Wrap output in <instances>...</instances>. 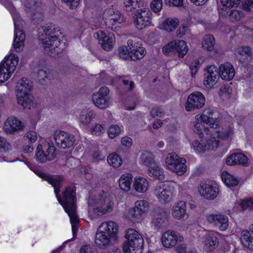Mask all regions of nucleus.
<instances>
[{
    "label": "nucleus",
    "mask_w": 253,
    "mask_h": 253,
    "mask_svg": "<svg viewBox=\"0 0 253 253\" xmlns=\"http://www.w3.org/2000/svg\"><path fill=\"white\" fill-rule=\"evenodd\" d=\"M39 176L47 181L54 188V192L59 203L62 206L65 211L70 217L72 224L73 235L75 236L77 231L79 220L76 214L75 192L71 187L66 188L61 196L60 188L63 178L60 176H52L49 174L39 172Z\"/></svg>",
    "instance_id": "nucleus-1"
},
{
    "label": "nucleus",
    "mask_w": 253,
    "mask_h": 253,
    "mask_svg": "<svg viewBox=\"0 0 253 253\" xmlns=\"http://www.w3.org/2000/svg\"><path fill=\"white\" fill-rule=\"evenodd\" d=\"M125 237L126 241L123 246L124 253H141L144 244L141 235L133 229H129Z\"/></svg>",
    "instance_id": "nucleus-2"
},
{
    "label": "nucleus",
    "mask_w": 253,
    "mask_h": 253,
    "mask_svg": "<svg viewBox=\"0 0 253 253\" xmlns=\"http://www.w3.org/2000/svg\"><path fill=\"white\" fill-rule=\"evenodd\" d=\"M88 204L92 208L93 212L97 215H102L111 211L113 206L111 197L104 192L95 199L90 198Z\"/></svg>",
    "instance_id": "nucleus-3"
},
{
    "label": "nucleus",
    "mask_w": 253,
    "mask_h": 253,
    "mask_svg": "<svg viewBox=\"0 0 253 253\" xmlns=\"http://www.w3.org/2000/svg\"><path fill=\"white\" fill-rule=\"evenodd\" d=\"M32 87V83L29 80L23 78L16 86V97L18 103L24 109H30L32 100L29 94Z\"/></svg>",
    "instance_id": "nucleus-4"
},
{
    "label": "nucleus",
    "mask_w": 253,
    "mask_h": 253,
    "mask_svg": "<svg viewBox=\"0 0 253 253\" xmlns=\"http://www.w3.org/2000/svg\"><path fill=\"white\" fill-rule=\"evenodd\" d=\"M19 59L16 55L5 58L0 64V83L8 80L16 69Z\"/></svg>",
    "instance_id": "nucleus-5"
},
{
    "label": "nucleus",
    "mask_w": 253,
    "mask_h": 253,
    "mask_svg": "<svg viewBox=\"0 0 253 253\" xmlns=\"http://www.w3.org/2000/svg\"><path fill=\"white\" fill-rule=\"evenodd\" d=\"M152 15L151 11L147 8L138 9L135 12L132 13V17L136 28L141 30L151 25Z\"/></svg>",
    "instance_id": "nucleus-6"
},
{
    "label": "nucleus",
    "mask_w": 253,
    "mask_h": 253,
    "mask_svg": "<svg viewBox=\"0 0 253 253\" xmlns=\"http://www.w3.org/2000/svg\"><path fill=\"white\" fill-rule=\"evenodd\" d=\"M13 18L15 27L13 46L16 51H19L24 47L25 39V35L21 30L23 21L17 13L13 14Z\"/></svg>",
    "instance_id": "nucleus-7"
},
{
    "label": "nucleus",
    "mask_w": 253,
    "mask_h": 253,
    "mask_svg": "<svg viewBox=\"0 0 253 253\" xmlns=\"http://www.w3.org/2000/svg\"><path fill=\"white\" fill-rule=\"evenodd\" d=\"M205 102L203 94L199 91H195L188 96L185 106V109L188 112L200 109L204 107Z\"/></svg>",
    "instance_id": "nucleus-8"
},
{
    "label": "nucleus",
    "mask_w": 253,
    "mask_h": 253,
    "mask_svg": "<svg viewBox=\"0 0 253 253\" xmlns=\"http://www.w3.org/2000/svg\"><path fill=\"white\" fill-rule=\"evenodd\" d=\"M54 139L56 146L62 149L72 147L75 142L73 135L61 130H56L54 132Z\"/></svg>",
    "instance_id": "nucleus-9"
},
{
    "label": "nucleus",
    "mask_w": 253,
    "mask_h": 253,
    "mask_svg": "<svg viewBox=\"0 0 253 253\" xmlns=\"http://www.w3.org/2000/svg\"><path fill=\"white\" fill-rule=\"evenodd\" d=\"M109 89L107 86H102L97 92L92 95L93 104L101 109H106L109 105L110 98L108 96Z\"/></svg>",
    "instance_id": "nucleus-10"
},
{
    "label": "nucleus",
    "mask_w": 253,
    "mask_h": 253,
    "mask_svg": "<svg viewBox=\"0 0 253 253\" xmlns=\"http://www.w3.org/2000/svg\"><path fill=\"white\" fill-rule=\"evenodd\" d=\"M211 126L208 129L211 135H215L218 139L226 140L229 138L233 133L232 127L230 126H226L224 127L220 126L219 122H214L211 123Z\"/></svg>",
    "instance_id": "nucleus-11"
},
{
    "label": "nucleus",
    "mask_w": 253,
    "mask_h": 253,
    "mask_svg": "<svg viewBox=\"0 0 253 253\" xmlns=\"http://www.w3.org/2000/svg\"><path fill=\"white\" fill-rule=\"evenodd\" d=\"M56 149L52 145L48 144L45 151L42 149L41 144H39L37 148L36 158L37 161L41 163H45L47 161L53 160L56 156Z\"/></svg>",
    "instance_id": "nucleus-12"
},
{
    "label": "nucleus",
    "mask_w": 253,
    "mask_h": 253,
    "mask_svg": "<svg viewBox=\"0 0 253 253\" xmlns=\"http://www.w3.org/2000/svg\"><path fill=\"white\" fill-rule=\"evenodd\" d=\"M168 213L166 209L158 208L153 212L152 223L157 229L165 227L168 225Z\"/></svg>",
    "instance_id": "nucleus-13"
},
{
    "label": "nucleus",
    "mask_w": 253,
    "mask_h": 253,
    "mask_svg": "<svg viewBox=\"0 0 253 253\" xmlns=\"http://www.w3.org/2000/svg\"><path fill=\"white\" fill-rule=\"evenodd\" d=\"M154 194L160 201L168 203L171 201L172 196V189L163 183L156 185Z\"/></svg>",
    "instance_id": "nucleus-14"
},
{
    "label": "nucleus",
    "mask_w": 253,
    "mask_h": 253,
    "mask_svg": "<svg viewBox=\"0 0 253 253\" xmlns=\"http://www.w3.org/2000/svg\"><path fill=\"white\" fill-rule=\"evenodd\" d=\"M98 42L102 48L106 51H109L113 48L115 39L113 33H107L102 31L96 33Z\"/></svg>",
    "instance_id": "nucleus-15"
},
{
    "label": "nucleus",
    "mask_w": 253,
    "mask_h": 253,
    "mask_svg": "<svg viewBox=\"0 0 253 253\" xmlns=\"http://www.w3.org/2000/svg\"><path fill=\"white\" fill-rule=\"evenodd\" d=\"M206 219L209 223L214 224L221 231H225L228 227L229 219L226 215L211 214L208 215Z\"/></svg>",
    "instance_id": "nucleus-16"
},
{
    "label": "nucleus",
    "mask_w": 253,
    "mask_h": 253,
    "mask_svg": "<svg viewBox=\"0 0 253 253\" xmlns=\"http://www.w3.org/2000/svg\"><path fill=\"white\" fill-rule=\"evenodd\" d=\"M183 237L177 235L172 231H167L164 233L162 237V242L164 247L171 248L174 246L178 242H181Z\"/></svg>",
    "instance_id": "nucleus-17"
},
{
    "label": "nucleus",
    "mask_w": 253,
    "mask_h": 253,
    "mask_svg": "<svg viewBox=\"0 0 253 253\" xmlns=\"http://www.w3.org/2000/svg\"><path fill=\"white\" fill-rule=\"evenodd\" d=\"M200 194L207 199L213 200L218 194L217 188L210 183L202 182L198 187Z\"/></svg>",
    "instance_id": "nucleus-18"
},
{
    "label": "nucleus",
    "mask_w": 253,
    "mask_h": 253,
    "mask_svg": "<svg viewBox=\"0 0 253 253\" xmlns=\"http://www.w3.org/2000/svg\"><path fill=\"white\" fill-rule=\"evenodd\" d=\"M148 208V203L146 201L140 200L135 203L133 208L130 209L129 215L133 218L139 219Z\"/></svg>",
    "instance_id": "nucleus-19"
},
{
    "label": "nucleus",
    "mask_w": 253,
    "mask_h": 253,
    "mask_svg": "<svg viewBox=\"0 0 253 253\" xmlns=\"http://www.w3.org/2000/svg\"><path fill=\"white\" fill-rule=\"evenodd\" d=\"M23 128V123L15 117L8 118L4 126V130L9 133H12L18 130H22Z\"/></svg>",
    "instance_id": "nucleus-20"
},
{
    "label": "nucleus",
    "mask_w": 253,
    "mask_h": 253,
    "mask_svg": "<svg viewBox=\"0 0 253 253\" xmlns=\"http://www.w3.org/2000/svg\"><path fill=\"white\" fill-rule=\"evenodd\" d=\"M219 234L217 232L210 233L205 238L204 249L211 252L216 249L219 245Z\"/></svg>",
    "instance_id": "nucleus-21"
},
{
    "label": "nucleus",
    "mask_w": 253,
    "mask_h": 253,
    "mask_svg": "<svg viewBox=\"0 0 253 253\" xmlns=\"http://www.w3.org/2000/svg\"><path fill=\"white\" fill-rule=\"evenodd\" d=\"M127 44L132 55V60L141 59L146 54V51L145 48L138 46L136 45V43H133L132 40L127 41Z\"/></svg>",
    "instance_id": "nucleus-22"
},
{
    "label": "nucleus",
    "mask_w": 253,
    "mask_h": 253,
    "mask_svg": "<svg viewBox=\"0 0 253 253\" xmlns=\"http://www.w3.org/2000/svg\"><path fill=\"white\" fill-rule=\"evenodd\" d=\"M101 231L109 235L110 237L115 238L118 231V225L113 221L103 222L99 227Z\"/></svg>",
    "instance_id": "nucleus-23"
},
{
    "label": "nucleus",
    "mask_w": 253,
    "mask_h": 253,
    "mask_svg": "<svg viewBox=\"0 0 253 253\" xmlns=\"http://www.w3.org/2000/svg\"><path fill=\"white\" fill-rule=\"evenodd\" d=\"M219 75L223 80L230 81L235 75V70L229 63L221 64L219 67Z\"/></svg>",
    "instance_id": "nucleus-24"
},
{
    "label": "nucleus",
    "mask_w": 253,
    "mask_h": 253,
    "mask_svg": "<svg viewBox=\"0 0 253 253\" xmlns=\"http://www.w3.org/2000/svg\"><path fill=\"white\" fill-rule=\"evenodd\" d=\"M109 235L98 230L96 234L95 244L100 248L106 249L111 247V241Z\"/></svg>",
    "instance_id": "nucleus-25"
},
{
    "label": "nucleus",
    "mask_w": 253,
    "mask_h": 253,
    "mask_svg": "<svg viewBox=\"0 0 253 253\" xmlns=\"http://www.w3.org/2000/svg\"><path fill=\"white\" fill-rule=\"evenodd\" d=\"M172 216L177 219H180L187 216L186 210V203L184 201H180L172 207Z\"/></svg>",
    "instance_id": "nucleus-26"
},
{
    "label": "nucleus",
    "mask_w": 253,
    "mask_h": 253,
    "mask_svg": "<svg viewBox=\"0 0 253 253\" xmlns=\"http://www.w3.org/2000/svg\"><path fill=\"white\" fill-rule=\"evenodd\" d=\"M247 162L248 158L245 155L242 153H235L230 155L227 158L226 163L228 165H245Z\"/></svg>",
    "instance_id": "nucleus-27"
},
{
    "label": "nucleus",
    "mask_w": 253,
    "mask_h": 253,
    "mask_svg": "<svg viewBox=\"0 0 253 253\" xmlns=\"http://www.w3.org/2000/svg\"><path fill=\"white\" fill-rule=\"evenodd\" d=\"M195 119L196 120L201 121L206 124H209L210 127L211 126V123H213L214 122H218L217 120L213 117V112L210 110H205L202 115H196Z\"/></svg>",
    "instance_id": "nucleus-28"
},
{
    "label": "nucleus",
    "mask_w": 253,
    "mask_h": 253,
    "mask_svg": "<svg viewBox=\"0 0 253 253\" xmlns=\"http://www.w3.org/2000/svg\"><path fill=\"white\" fill-rule=\"evenodd\" d=\"M147 173L150 176L159 180H164L165 178L163 169L157 164L148 168Z\"/></svg>",
    "instance_id": "nucleus-29"
},
{
    "label": "nucleus",
    "mask_w": 253,
    "mask_h": 253,
    "mask_svg": "<svg viewBox=\"0 0 253 253\" xmlns=\"http://www.w3.org/2000/svg\"><path fill=\"white\" fill-rule=\"evenodd\" d=\"M241 239L245 247L253 250V230L243 231Z\"/></svg>",
    "instance_id": "nucleus-30"
},
{
    "label": "nucleus",
    "mask_w": 253,
    "mask_h": 253,
    "mask_svg": "<svg viewBox=\"0 0 253 253\" xmlns=\"http://www.w3.org/2000/svg\"><path fill=\"white\" fill-rule=\"evenodd\" d=\"M148 185L147 180L144 177H140L135 179L133 187L137 192L144 193L147 190Z\"/></svg>",
    "instance_id": "nucleus-31"
},
{
    "label": "nucleus",
    "mask_w": 253,
    "mask_h": 253,
    "mask_svg": "<svg viewBox=\"0 0 253 253\" xmlns=\"http://www.w3.org/2000/svg\"><path fill=\"white\" fill-rule=\"evenodd\" d=\"M141 0H124V9L132 13L135 12L139 8V5Z\"/></svg>",
    "instance_id": "nucleus-32"
},
{
    "label": "nucleus",
    "mask_w": 253,
    "mask_h": 253,
    "mask_svg": "<svg viewBox=\"0 0 253 253\" xmlns=\"http://www.w3.org/2000/svg\"><path fill=\"white\" fill-rule=\"evenodd\" d=\"M240 0H239L237 3L233 2V0H228L227 2L221 3V6L219 8L218 11L220 15L223 17H226L229 15L230 9L231 7H237L240 3Z\"/></svg>",
    "instance_id": "nucleus-33"
},
{
    "label": "nucleus",
    "mask_w": 253,
    "mask_h": 253,
    "mask_svg": "<svg viewBox=\"0 0 253 253\" xmlns=\"http://www.w3.org/2000/svg\"><path fill=\"white\" fill-rule=\"evenodd\" d=\"M95 114L94 111L88 108L83 110L80 117V122L84 125L89 124L91 120L95 117Z\"/></svg>",
    "instance_id": "nucleus-34"
},
{
    "label": "nucleus",
    "mask_w": 253,
    "mask_h": 253,
    "mask_svg": "<svg viewBox=\"0 0 253 253\" xmlns=\"http://www.w3.org/2000/svg\"><path fill=\"white\" fill-rule=\"evenodd\" d=\"M132 177L129 174H125L121 176L119 179V186L121 189L128 191L130 189Z\"/></svg>",
    "instance_id": "nucleus-35"
},
{
    "label": "nucleus",
    "mask_w": 253,
    "mask_h": 253,
    "mask_svg": "<svg viewBox=\"0 0 253 253\" xmlns=\"http://www.w3.org/2000/svg\"><path fill=\"white\" fill-rule=\"evenodd\" d=\"M52 43V45L53 47L47 49L45 52H46V53L50 56L55 57L62 53V49L59 46L60 45L59 39L53 38Z\"/></svg>",
    "instance_id": "nucleus-36"
},
{
    "label": "nucleus",
    "mask_w": 253,
    "mask_h": 253,
    "mask_svg": "<svg viewBox=\"0 0 253 253\" xmlns=\"http://www.w3.org/2000/svg\"><path fill=\"white\" fill-rule=\"evenodd\" d=\"M37 73L41 84L45 85L49 82V71L46 67L38 69Z\"/></svg>",
    "instance_id": "nucleus-37"
},
{
    "label": "nucleus",
    "mask_w": 253,
    "mask_h": 253,
    "mask_svg": "<svg viewBox=\"0 0 253 253\" xmlns=\"http://www.w3.org/2000/svg\"><path fill=\"white\" fill-rule=\"evenodd\" d=\"M175 42L176 53H178L179 57H184L188 52V49L186 43L183 40L173 41Z\"/></svg>",
    "instance_id": "nucleus-38"
},
{
    "label": "nucleus",
    "mask_w": 253,
    "mask_h": 253,
    "mask_svg": "<svg viewBox=\"0 0 253 253\" xmlns=\"http://www.w3.org/2000/svg\"><path fill=\"white\" fill-rule=\"evenodd\" d=\"M141 162L149 168L156 164L154 160L153 155L148 151H144L142 153L140 157Z\"/></svg>",
    "instance_id": "nucleus-39"
},
{
    "label": "nucleus",
    "mask_w": 253,
    "mask_h": 253,
    "mask_svg": "<svg viewBox=\"0 0 253 253\" xmlns=\"http://www.w3.org/2000/svg\"><path fill=\"white\" fill-rule=\"evenodd\" d=\"M221 178L224 183L228 187L237 186L239 181L227 171L222 173Z\"/></svg>",
    "instance_id": "nucleus-40"
},
{
    "label": "nucleus",
    "mask_w": 253,
    "mask_h": 253,
    "mask_svg": "<svg viewBox=\"0 0 253 253\" xmlns=\"http://www.w3.org/2000/svg\"><path fill=\"white\" fill-rule=\"evenodd\" d=\"M185 159L181 158L180 160L175 164V166L171 165L170 169L174 171L177 175H181L186 171V167L185 165Z\"/></svg>",
    "instance_id": "nucleus-41"
},
{
    "label": "nucleus",
    "mask_w": 253,
    "mask_h": 253,
    "mask_svg": "<svg viewBox=\"0 0 253 253\" xmlns=\"http://www.w3.org/2000/svg\"><path fill=\"white\" fill-rule=\"evenodd\" d=\"M53 38H56V39H59L56 36H50L44 38L43 34L39 36V40L41 41V43L42 44L45 51L53 47L52 44V40Z\"/></svg>",
    "instance_id": "nucleus-42"
},
{
    "label": "nucleus",
    "mask_w": 253,
    "mask_h": 253,
    "mask_svg": "<svg viewBox=\"0 0 253 253\" xmlns=\"http://www.w3.org/2000/svg\"><path fill=\"white\" fill-rule=\"evenodd\" d=\"M33 11L28 12L30 14L32 22L35 24L42 22L43 20L44 16L41 7Z\"/></svg>",
    "instance_id": "nucleus-43"
},
{
    "label": "nucleus",
    "mask_w": 253,
    "mask_h": 253,
    "mask_svg": "<svg viewBox=\"0 0 253 253\" xmlns=\"http://www.w3.org/2000/svg\"><path fill=\"white\" fill-rule=\"evenodd\" d=\"M202 123L203 122L201 121L196 120L194 123V128L193 129L194 131L196 132L201 138L204 137L203 131H204L207 135H209V133H210V131L208 130L210 128H206Z\"/></svg>",
    "instance_id": "nucleus-44"
},
{
    "label": "nucleus",
    "mask_w": 253,
    "mask_h": 253,
    "mask_svg": "<svg viewBox=\"0 0 253 253\" xmlns=\"http://www.w3.org/2000/svg\"><path fill=\"white\" fill-rule=\"evenodd\" d=\"M41 0H26L25 6L27 12L34 11L41 7Z\"/></svg>",
    "instance_id": "nucleus-45"
},
{
    "label": "nucleus",
    "mask_w": 253,
    "mask_h": 253,
    "mask_svg": "<svg viewBox=\"0 0 253 253\" xmlns=\"http://www.w3.org/2000/svg\"><path fill=\"white\" fill-rule=\"evenodd\" d=\"M211 135V133H210ZM205 145L207 150H214L217 148L219 145V140L216 139L215 135H211L207 137Z\"/></svg>",
    "instance_id": "nucleus-46"
},
{
    "label": "nucleus",
    "mask_w": 253,
    "mask_h": 253,
    "mask_svg": "<svg viewBox=\"0 0 253 253\" xmlns=\"http://www.w3.org/2000/svg\"><path fill=\"white\" fill-rule=\"evenodd\" d=\"M118 55L120 58L124 60H132V55L128 45L122 46L118 48Z\"/></svg>",
    "instance_id": "nucleus-47"
},
{
    "label": "nucleus",
    "mask_w": 253,
    "mask_h": 253,
    "mask_svg": "<svg viewBox=\"0 0 253 253\" xmlns=\"http://www.w3.org/2000/svg\"><path fill=\"white\" fill-rule=\"evenodd\" d=\"M215 40L213 36L211 35H206L203 42V47L208 51H212L214 49Z\"/></svg>",
    "instance_id": "nucleus-48"
},
{
    "label": "nucleus",
    "mask_w": 253,
    "mask_h": 253,
    "mask_svg": "<svg viewBox=\"0 0 253 253\" xmlns=\"http://www.w3.org/2000/svg\"><path fill=\"white\" fill-rule=\"evenodd\" d=\"M178 20L177 19L167 18L164 22V29L170 32L175 29L178 26Z\"/></svg>",
    "instance_id": "nucleus-49"
},
{
    "label": "nucleus",
    "mask_w": 253,
    "mask_h": 253,
    "mask_svg": "<svg viewBox=\"0 0 253 253\" xmlns=\"http://www.w3.org/2000/svg\"><path fill=\"white\" fill-rule=\"evenodd\" d=\"M107 161L113 167H119L122 164L121 157L116 154H112L109 155Z\"/></svg>",
    "instance_id": "nucleus-50"
},
{
    "label": "nucleus",
    "mask_w": 253,
    "mask_h": 253,
    "mask_svg": "<svg viewBox=\"0 0 253 253\" xmlns=\"http://www.w3.org/2000/svg\"><path fill=\"white\" fill-rule=\"evenodd\" d=\"M180 159L175 153H169L166 159V163L168 168L170 169V166H175L177 162H178Z\"/></svg>",
    "instance_id": "nucleus-51"
},
{
    "label": "nucleus",
    "mask_w": 253,
    "mask_h": 253,
    "mask_svg": "<svg viewBox=\"0 0 253 253\" xmlns=\"http://www.w3.org/2000/svg\"><path fill=\"white\" fill-rule=\"evenodd\" d=\"M218 79H214L211 76L209 75L206 73L204 74V79L203 81V84L204 86L207 88H211L218 81Z\"/></svg>",
    "instance_id": "nucleus-52"
},
{
    "label": "nucleus",
    "mask_w": 253,
    "mask_h": 253,
    "mask_svg": "<svg viewBox=\"0 0 253 253\" xmlns=\"http://www.w3.org/2000/svg\"><path fill=\"white\" fill-rule=\"evenodd\" d=\"M207 71L206 74H208L209 76L211 75L214 79H219V68L215 65H209L206 68Z\"/></svg>",
    "instance_id": "nucleus-53"
},
{
    "label": "nucleus",
    "mask_w": 253,
    "mask_h": 253,
    "mask_svg": "<svg viewBox=\"0 0 253 253\" xmlns=\"http://www.w3.org/2000/svg\"><path fill=\"white\" fill-rule=\"evenodd\" d=\"M175 42L172 41L163 48V52L165 55H173L176 53Z\"/></svg>",
    "instance_id": "nucleus-54"
},
{
    "label": "nucleus",
    "mask_w": 253,
    "mask_h": 253,
    "mask_svg": "<svg viewBox=\"0 0 253 253\" xmlns=\"http://www.w3.org/2000/svg\"><path fill=\"white\" fill-rule=\"evenodd\" d=\"M123 21V16L121 13L118 10L115 11V14L111 17L110 20L108 21V24L114 25L116 24H120Z\"/></svg>",
    "instance_id": "nucleus-55"
},
{
    "label": "nucleus",
    "mask_w": 253,
    "mask_h": 253,
    "mask_svg": "<svg viewBox=\"0 0 253 253\" xmlns=\"http://www.w3.org/2000/svg\"><path fill=\"white\" fill-rule=\"evenodd\" d=\"M230 19L232 22L240 20L244 16V13L239 10H232L229 14Z\"/></svg>",
    "instance_id": "nucleus-56"
},
{
    "label": "nucleus",
    "mask_w": 253,
    "mask_h": 253,
    "mask_svg": "<svg viewBox=\"0 0 253 253\" xmlns=\"http://www.w3.org/2000/svg\"><path fill=\"white\" fill-rule=\"evenodd\" d=\"M235 53L242 56H250L252 49L249 46H241L236 49Z\"/></svg>",
    "instance_id": "nucleus-57"
},
{
    "label": "nucleus",
    "mask_w": 253,
    "mask_h": 253,
    "mask_svg": "<svg viewBox=\"0 0 253 253\" xmlns=\"http://www.w3.org/2000/svg\"><path fill=\"white\" fill-rule=\"evenodd\" d=\"M121 132V129L117 125L111 126L108 131V136L110 138L117 137Z\"/></svg>",
    "instance_id": "nucleus-58"
},
{
    "label": "nucleus",
    "mask_w": 253,
    "mask_h": 253,
    "mask_svg": "<svg viewBox=\"0 0 253 253\" xmlns=\"http://www.w3.org/2000/svg\"><path fill=\"white\" fill-rule=\"evenodd\" d=\"M105 128L103 125L96 124L91 129V133L97 136L100 135L105 131Z\"/></svg>",
    "instance_id": "nucleus-59"
},
{
    "label": "nucleus",
    "mask_w": 253,
    "mask_h": 253,
    "mask_svg": "<svg viewBox=\"0 0 253 253\" xmlns=\"http://www.w3.org/2000/svg\"><path fill=\"white\" fill-rule=\"evenodd\" d=\"M121 80L123 84L126 86H128L127 89L128 91H132L134 87V83L132 81H130V78L128 76H123Z\"/></svg>",
    "instance_id": "nucleus-60"
},
{
    "label": "nucleus",
    "mask_w": 253,
    "mask_h": 253,
    "mask_svg": "<svg viewBox=\"0 0 253 253\" xmlns=\"http://www.w3.org/2000/svg\"><path fill=\"white\" fill-rule=\"evenodd\" d=\"M163 6L162 0H153L151 3V8L154 12H159Z\"/></svg>",
    "instance_id": "nucleus-61"
},
{
    "label": "nucleus",
    "mask_w": 253,
    "mask_h": 253,
    "mask_svg": "<svg viewBox=\"0 0 253 253\" xmlns=\"http://www.w3.org/2000/svg\"><path fill=\"white\" fill-rule=\"evenodd\" d=\"M116 10L112 8H108L106 9L103 13V17L105 20V23L106 24H108V21L112 17V16L115 14V11Z\"/></svg>",
    "instance_id": "nucleus-62"
},
{
    "label": "nucleus",
    "mask_w": 253,
    "mask_h": 253,
    "mask_svg": "<svg viewBox=\"0 0 253 253\" xmlns=\"http://www.w3.org/2000/svg\"><path fill=\"white\" fill-rule=\"evenodd\" d=\"M192 146L194 150L198 153H203L207 150L205 145L200 143L198 140H195Z\"/></svg>",
    "instance_id": "nucleus-63"
},
{
    "label": "nucleus",
    "mask_w": 253,
    "mask_h": 253,
    "mask_svg": "<svg viewBox=\"0 0 253 253\" xmlns=\"http://www.w3.org/2000/svg\"><path fill=\"white\" fill-rule=\"evenodd\" d=\"M24 139H27L29 143L32 144L36 142L37 139V135L36 133L33 131H30L24 134Z\"/></svg>",
    "instance_id": "nucleus-64"
}]
</instances>
